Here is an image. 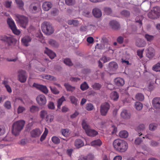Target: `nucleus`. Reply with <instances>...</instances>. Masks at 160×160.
Here are the masks:
<instances>
[{
  "mask_svg": "<svg viewBox=\"0 0 160 160\" xmlns=\"http://www.w3.org/2000/svg\"><path fill=\"white\" fill-rule=\"evenodd\" d=\"M113 146L116 151L120 152H125L128 147V144L125 141L119 139L113 141Z\"/></svg>",
  "mask_w": 160,
  "mask_h": 160,
  "instance_id": "nucleus-1",
  "label": "nucleus"
},
{
  "mask_svg": "<svg viewBox=\"0 0 160 160\" xmlns=\"http://www.w3.org/2000/svg\"><path fill=\"white\" fill-rule=\"evenodd\" d=\"M25 122L22 120L14 122L12 125V132L15 135L18 134L23 129Z\"/></svg>",
  "mask_w": 160,
  "mask_h": 160,
  "instance_id": "nucleus-2",
  "label": "nucleus"
},
{
  "mask_svg": "<svg viewBox=\"0 0 160 160\" xmlns=\"http://www.w3.org/2000/svg\"><path fill=\"white\" fill-rule=\"evenodd\" d=\"M42 31L47 35H50L54 32V29L52 25L49 22H45L42 23L41 25Z\"/></svg>",
  "mask_w": 160,
  "mask_h": 160,
  "instance_id": "nucleus-3",
  "label": "nucleus"
},
{
  "mask_svg": "<svg viewBox=\"0 0 160 160\" xmlns=\"http://www.w3.org/2000/svg\"><path fill=\"white\" fill-rule=\"evenodd\" d=\"M82 124L83 129L85 130L86 133L88 136L93 137L98 134V132H97L94 130L91 129L90 128V126L88 125L86 121L85 120H82Z\"/></svg>",
  "mask_w": 160,
  "mask_h": 160,
  "instance_id": "nucleus-4",
  "label": "nucleus"
},
{
  "mask_svg": "<svg viewBox=\"0 0 160 160\" xmlns=\"http://www.w3.org/2000/svg\"><path fill=\"white\" fill-rule=\"evenodd\" d=\"M16 16L17 19L16 20L17 23L22 28H26L28 23V18L19 15H17Z\"/></svg>",
  "mask_w": 160,
  "mask_h": 160,
  "instance_id": "nucleus-5",
  "label": "nucleus"
},
{
  "mask_svg": "<svg viewBox=\"0 0 160 160\" xmlns=\"http://www.w3.org/2000/svg\"><path fill=\"white\" fill-rule=\"evenodd\" d=\"M7 21L8 24L13 33L15 34L19 35L20 33V32L17 29L15 23L12 19L8 18Z\"/></svg>",
  "mask_w": 160,
  "mask_h": 160,
  "instance_id": "nucleus-6",
  "label": "nucleus"
},
{
  "mask_svg": "<svg viewBox=\"0 0 160 160\" xmlns=\"http://www.w3.org/2000/svg\"><path fill=\"white\" fill-rule=\"evenodd\" d=\"M110 108L109 104L106 102L102 103L100 107V112L101 114L103 116H106Z\"/></svg>",
  "mask_w": 160,
  "mask_h": 160,
  "instance_id": "nucleus-7",
  "label": "nucleus"
},
{
  "mask_svg": "<svg viewBox=\"0 0 160 160\" xmlns=\"http://www.w3.org/2000/svg\"><path fill=\"white\" fill-rule=\"evenodd\" d=\"M0 40L7 42L8 45H10L15 41V39L11 36L2 35L0 36Z\"/></svg>",
  "mask_w": 160,
  "mask_h": 160,
  "instance_id": "nucleus-8",
  "label": "nucleus"
},
{
  "mask_svg": "<svg viewBox=\"0 0 160 160\" xmlns=\"http://www.w3.org/2000/svg\"><path fill=\"white\" fill-rule=\"evenodd\" d=\"M18 80L21 83L25 82L27 78L26 72L22 70H19L18 72Z\"/></svg>",
  "mask_w": 160,
  "mask_h": 160,
  "instance_id": "nucleus-9",
  "label": "nucleus"
},
{
  "mask_svg": "<svg viewBox=\"0 0 160 160\" xmlns=\"http://www.w3.org/2000/svg\"><path fill=\"white\" fill-rule=\"evenodd\" d=\"M36 101L38 103L40 106L45 105L47 102V100L45 96L42 94H40L37 97Z\"/></svg>",
  "mask_w": 160,
  "mask_h": 160,
  "instance_id": "nucleus-10",
  "label": "nucleus"
},
{
  "mask_svg": "<svg viewBox=\"0 0 160 160\" xmlns=\"http://www.w3.org/2000/svg\"><path fill=\"white\" fill-rule=\"evenodd\" d=\"M32 86L33 87H34L37 89L42 91L44 93L47 94L48 92V90L45 86L38 84L34 83L33 84Z\"/></svg>",
  "mask_w": 160,
  "mask_h": 160,
  "instance_id": "nucleus-11",
  "label": "nucleus"
},
{
  "mask_svg": "<svg viewBox=\"0 0 160 160\" xmlns=\"http://www.w3.org/2000/svg\"><path fill=\"white\" fill-rule=\"evenodd\" d=\"M146 56L149 58H153L155 55V51L154 49L150 47L146 50Z\"/></svg>",
  "mask_w": 160,
  "mask_h": 160,
  "instance_id": "nucleus-12",
  "label": "nucleus"
},
{
  "mask_svg": "<svg viewBox=\"0 0 160 160\" xmlns=\"http://www.w3.org/2000/svg\"><path fill=\"white\" fill-rule=\"evenodd\" d=\"M42 132L38 128H36L33 129L30 132L31 136L33 138H37L39 137Z\"/></svg>",
  "mask_w": 160,
  "mask_h": 160,
  "instance_id": "nucleus-13",
  "label": "nucleus"
},
{
  "mask_svg": "<svg viewBox=\"0 0 160 160\" xmlns=\"http://www.w3.org/2000/svg\"><path fill=\"white\" fill-rule=\"evenodd\" d=\"M153 107L157 109H160V98H154L152 101Z\"/></svg>",
  "mask_w": 160,
  "mask_h": 160,
  "instance_id": "nucleus-14",
  "label": "nucleus"
},
{
  "mask_svg": "<svg viewBox=\"0 0 160 160\" xmlns=\"http://www.w3.org/2000/svg\"><path fill=\"white\" fill-rule=\"evenodd\" d=\"M92 13L93 15L97 18H100L102 15V12L101 10L97 8H95L93 9Z\"/></svg>",
  "mask_w": 160,
  "mask_h": 160,
  "instance_id": "nucleus-15",
  "label": "nucleus"
},
{
  "mask_svg": "<svg viewBox=\"0 0 160 160\" xmlns=\"http://www.w3.org/2000/svg\"><path fill=\"white\" fill-rule=\"evenodd\" d=\"M110 27L113 29L117 30L120 28V25L116 21L112 20L109 22Z\"/></svg>",
  "mask_w": 160,
  "mask_h": 160,
  "instance_id": "nucleus-16",
  "label": "nucleus"
},
{
  "mask_svg": "<svg viewBox=\"0 0 160 160\" xmlns=\"http://www.w3.org/2000/svg\"><path fill=\"white\" fill-rule=\"evenodd\" d=\"M121 116L124 119H128L130 118V114L127 110L124 109L122 110L121 113Z\"/></svg>",
  "mask_w": 160,
  "mask_h": 160,
  "instance_id": "nucleus-17",
  "label": "nucleus"
},
{
  "mask_svg": "<svg viewBox=\"0 0 160 160\" xmlns=\"http://www.w3.org/2000/svg\"><path fill=\"white\" fill-rule=\"evenodd\" d=\"M136 45L138 47H143L146 45V42L143 39L138 38L136 40Z\"/></svg>",
  "mask_w": 160,
  "mask_h": 160,
  "instance_id": "nucleus-18",
  "label": "nucleus"
},
{
  "mask_svg": "<svg viewBox=\"0 0 160 160\" xmlns=\"http://www.w3.org/2000/svg\"><path fill=\"white\" fill-rule=\"evenodd\" d=\"M44 52L47 54L51 59L54 58L56 56V54L54 52L47 48H46Z\"/></svg>",
  "mask_w": 160,
  "mask_h": 160,
  "instance_id": "nucleus-19",
  "label": "nucleus"
},
{
  "mask_svg": "<svg viewBox=\"0 0 160 160\" xmlns=\"http://www.w3.org/2000/svg\"><path fill=\"white\" fill-rule=\"evenodd\" d=\"M52 4L50 2H45L42 5V8L44 10L48 11L52 8Z\"/></svg>",
  "mask_w": 160,
  "mask_h": 160,
  "instance_id": "nucleus-20",
  "label": "nucleus"
},
{
  "mask_svg": "<svg viewBox=\"0 0 160 160\" xmlns=\"http://www.w3.org/2000/svg\"><path fill=\"white\" fill-rule=\"evenodd\" d=\"M145 126L143 124H141L136 128V131L138 132L139 136L142 134V132L145 130Z\"/></svg>",
  "mask_w": 160,
  "mask_h": 160,
  "instance_id": "nucleus-21",
  "label": "nucleus"
},
{
  "mask_svg": "<svg viewBox=\"0 0 160 160\" xmlns=\"http://www.w3.org/2000/svg\"><path fill=\"white\" fill-rule=\"evenodd\" d=\"M74 145L77 148H79L84 146V143L81 140L78 139L75 140Z\"/></svg>",
  "mask_w": 160,
  "mask_h": 160,
  "instance_id": "nucleus-22",
  "label": "nucleus"
},
{
  "mask_svg": "<svg viewBox=\"0 0 160 160\" xmlns=\"http://www.w3.org/2000/svg\"><path fill=\"white\" fill-rule=\"evenodd\" d=\"M21 41L25 46H28V43L31 41V39L29 37L26 36L22 39Z\"/></svg>",
  "mask_w": 160,
  "mask_h": 160,
  "instance_id": "nucleus-23",
  "label": "nucleus"
},
{
  "mask_svg": "<svg viewBox=\"0 0 160 160\" xmlns=\"http://www.w3.org/2000/svg\"><path fill=\"white\" fill-rule=\"evenodd\" d=\"M115 84L118 86H122L124 84V80L121 78H117L114 80Z\"/></svg>",
  "mask_w": 160,
  "mask_h": 160,
  "instance_id": "nucleus-24",
  "label": "nucleus"
},
{
  "mask_svg": "<svg viewBox=\"0 0 160 160\" xmlns=\"http://www.w3.org/2000/svg\"><path fill=\"white\" fill-rule=\"evenodd\" d=\"M109 67L110 69L115 71L118 68V65L116 62H111L109 63Z\"/></svg>",
  "mask_w": 160,
  "mask_h": 160,
  "instance_id": "nucleus-25",
  "label": "nucleus"
},
{
  "mask_svg": "<svg viewBox=\"0 0 160 160\" xmlns=\"http://www.w3.org/2000/svg\"><path fill=\"white\" fill-rule=\"evenodd\" d=\"M41 77L43 79L50 81H55L56 80V79L55 77L52 76H51L49 75H41Z\"/></svg>",
  "mask_w": 160,
  "mask_h": 160,
  "instance_id": "nucleus-26",
  "label": "nucleus"
},
{
  "mask_svg": "<svg viewBox=\"0 0 160 160\" xmlns=\"http://www.w3.org/2000/svg\"><path fill=\"white\" fill-rule=\"evenodd\" d=\"M64 86L66 89L67 90L68 92H72L75 90L76 88L75 87L72 86L68 83H65L64 84Z\"/></svg>",
  "mask_w": 160,
  "mask_h": 160,
  "instance_id": "nucleus-27",
  "label": "nucleus"
},
{
  "mask_svg": "<svg viewBox=\"0 0 160 160\" xmlns=\"http://www.w3.org/2000/svg\"><path fill=\"white\" fill-rule=\"evenodd\" d=\"M16 3L19 8L22 11L24 10L23 6L24 3L22 0H15Z\"/></svg>",
  "mask_w": 160,
  "mask_h": 160,
  "instance_id": "nucleus-28",
  "label": "nucleus"
},
{
  "mask_svg": "<svg viewBox=\"0 0 160 160\" xmlns=\"http://www.w3.org/2000/svg\"><path fill=\"white\" fill-rule=\"evenodd\" d=\"M119 135L121 138H126L128 137V133L127 131L123 130L120 132Z\"/></svg>",
  "mask_w": 160,
  "mask_h": 160,
  "instance_id": "nucleus-29",
  "label": "nucleus"
},
{
  "mask_svg": "<svg viewBox=\"0 0 160 160\" xmlns=\"http://www.w3.org/2000/svg\"><path fill=\"white\" fill-rule=\"evenodd\" d=\"M67 23L70 25H73L74 26H77L79 24V22L78 20L73 19L69 20L68 21Z\"/></svg>",
  "mask_w": 160,
  "mask_h": 160,
  "instance_id": "nucleus-30",
  "label": "nucleus"
},
{
  "mask_svg": "<svg viewBox=\"0 0 160 160\" xmlns=\"http://www.w3.org/2000/svg\"><path fill=\"white\" fill-rule=\"evenodd\" d=\"M152 12L156 16H160V8L158 7H155Z\"/></svg>",
  "mask_w": 160,
  "mask_h": 160,
  "instance_id": "nucleus-31",
  "label": "nucleus"
},
{
  "mask_svg": "<svg viewBox=\"0 0 160 160\" xmlns=\"http://www.w3.org/2000/svg\"><path fill=\"white\" fill-rule=\"evenodd\" d=\"M29 9L32 12L35 13L39 9V8L35 5L34 4L32 3L30 5Z\"/></svg>",
  "mask_w": 160,
  "mask_h": 160,
  "instance_id": "nucleus-32",
  "label": "nucleus"
},
{
  "mask_svg": "<svg viewBox=\"0 0 160 160\" xmlns=\"http://www.w3.org/2000/svg\"><path fill=\"white\" fill-rule=\"evenodd\" d=\"M91 144L92 146H100L102 144V142L100 140L98 139L92 141Z\"/></svg>",
  "mask_w": 160,
  "mask_h": 160,
  "instance_id": "nucleus-33",
  "label": "nucleus"
},
{
  "mask_svg": "<svg viewBox=\"0 0 160 160\" xmlns=\"http://www.w3.org/2000/svg\"><path fill=\"white\" fill-rule=\"evenodd\" d=\"M111 98L114 101L117 100L119 98V95L116 91L112 92L110 94Z\"/></svg>",
  "mask_w": 160,
  "mask_h": 160,
  "instance_id": "nucleus-34",
  "label": "nucleus"
},
{
  "mask_svg": "<svg viewBox=\"0 0 160 160\" xmlns=\"http://www.w3.org/2000/svg\"><path fill=\"white\" fill-rule=\"evenodd\" d=\"M2 83L6 88L7 91L9 93H11L12 92V90L11 87L8 85V82L5 80L3 81Z\"/></svg>",
  "mask_w": 160,
  "mask_h": 160,
  "instance_id": "nucleus-35",
  "label": "nucleus"
},
{
  "mask_svg": "<svg viewBox=\"0 0 160 160\" xmlns=\"http://www.w3.org/2000/svg\"><path fill=\"white\" fill-rule=\"evenodd\" d=\"M49 114H48L47 111L45 110H42L40 112V117L45 119Z\"/></svg>",
  "mask_w": 160,
  "mask_h": 160,
  "instance_id": "nucleus-36",
  "label": "nucleus"
},
{
  "mask_svg": "<svg viewBox=\"0 0 160 160\" xmlns=\"http://www.w3.org/2000/svg\"><path fill=\"white\" fill-rule=\"evenodd\" d=\"M66 99L64 96H62L61 98L59 99L57 101V107L60 108L63 101H65Z\"/></svg>",
  "mask_w": 160,
  "mask_h": 160,
  "instance_id": "nucleus-37",
  "label": "nucleus"
},
{
  "mask_svg": "<svg viewBox=\"0 0 160 160\" xmlns=\"http://www.w3.org/2000/svg\"><path fill=\"white\" fill-rule=\"evenodd\" d=\"M48 42L49 44L53 47L57 48L58 46V43L54 40L50 39Z\"/></svg>",
  "mask_w": 160,
  "mask_h": 160,
  "instance_id": "nucleus-38",
  "label": "nucleus"
},
{
  "mask_svg": "<svg viewBox=\"0 0 160 160\" xmlns=\"http://www.w3.org/2000/svg\"><path fill=\"white\" fill-rule=\"evenodd\" d=\"M69 98L72 103L75 106L78 105V99L73 96H70Z\"/></svg>",
  "mask_w": 160,
  "mask_h": 160,
  "instance_id": "nucleus-39",
  "label": "nucleus"
},
{
  "mask_svg": "<svg viewBox=\"0 0 160 160\" xmlns=\"http://www.w3.org/2000/svg\"><path fill=\"white\" fill-rule=\"evenodd\" d=\"M48 133V129L46 128H45V130H44L43 134L41 136L40 138V140L42 142V141H43L45 139Z\"/></svg>",
  "mask_w": 160,
  "mask_h": 160,
  "instance_id": "nucleus-40",
  "label": "nucleus"
},
{
  "mask_svg": "<svg viewBox=\"0 0 160 160\" xmlns=\"http://www.w3.org/2000/svg\"><path fill=\"white\" fill-rule=\"evenodd\" d=\"M54 116L51 114H49L45 119L46 121L48 123L51 122L54 120Z\"/></svg>",
  "mask_w": 160,
  "mask_h": 160,
  "instance_id": "nucleus-41",
  "label": "nucleus"
},
{
  "mask_svg": "<svg viewBox=\"0 0 160 160\" xmlns=\"http://www.w3.org/2000/svg\"><path fill=\"white\" fill-rule=\"evenodd\" d=\"M120 14L121 15L126 17H128L130 16V12L126 10H124L122 11Z\"/></svg>",
  "mask_w": 160,
  "mask_h": 160,
  "instance_id": "nucleus-42",
  "label": "nucleus"
},
{
  "mask_svg": "<svg viewBox=\"0 0 160 160\" xmlns=\"http://www.w3.org/2000/svg\"><path fill=\"white\" fill-rule=\"evenodd\" d=\"M152 68L153 70L156 72H160V62L154 65Z\"/></svg>",
  "mask_w": 160,
  "mask_h": 160,
  "instance_id": "nucleus-43",
  "label": "nucleus"
},
{
  "mask_svg": "<svg viewBox=\"0 0 160 160\" xmlns=\"http://www.w3.org/2000/svg\"><path fill=\"white\" fill-rule=\"evenodd\" d=\"M63 62L66 65L69 66H72L73 65L72 63L69 58H66L64 59L63 60Z\"/></svg>",
  "mask_w": 160,
  "mask_h": 160,
  "instance_id": "nucleus-44",
  "label": "nucleus"
},
{
  "mask_svg": "<svg viewBox=\"0 0 160 160\" xmlns=\"http://www.w3.org/2000/svg\"><path fill=\"white\" fill-rule=\"evenodd\" d=\"M136 99L139 101H142L144 99L143 95L141 93L137 94L135 96Z\"/></svg>",
  "mask_w": 160,
  "mask_h": 160,
  "instance_id": "nucleus-45",
  "label": "nucleus"
},
{
  "mask_svg": "<svg viewBox=\"0 0 160 160\" xmlns=\"http://www.w3.org/2000/svg\"><path fill=\"white\" fill-rule=\"evenodd\" d=\"M89 88V86L86 82H85L82 83L80 86V88L82 91L85 90Z\"/></svg>",
  "mask_w": 160,
  "mask_h": 160,
  "instance_id": "nucleus-46",
  "label": "nucleus"
},
{
  "mask_svg": "<svg viewBox=\"0 0 160 160\" xmlns=\"http://www.w3.org/2000/svg\"><path fill=\"white\" fill-rule=\"evenodd\" d=\"M135 107L136 109L140 110L142 109L143 105L141 103L139 102H137L135 104Z\"/></svg>",
  "mask_w": 160,
  "mask_h": 160,
  "instance_id": "nucleus-47",
  "label": "nucleus"
},
{
  "mask_svg": "<svg viewBox=\"0 0 160 160\" xmlns=\"http://www.w3.org/2000/svg\"><path fill=\"white\" fill-rule=\"evenodd\" d=\"M26 110V108L20 105L17 108V112L18 114L22 113Z\"/></svg>",
  "mask_w": 160,
  "mask_h": 160,
  "instance_id": "nucleus-48",
  "label": "nucleus"
},
{
  "mask_svg": "<svg viewBox=\"0 0 160 160\" xmlns=\"http://www.w3.org/2000/svg\"><path fill=\"white\" fill-rule=\"evenodd\" d=\"M157 126L158 125L156 124L151 123L149 125V130L152 131H154L157 129Z\"/></svg>",
  "mask_w": 160,
  "mask_h": 160,
  "instance_id": "nucleus-49",
  "label": "nucleus"
},
{
  "mask_svg": "<svg viewBox=\"0 0 160 160\" xmlns=\"http://www.w3.org/2000/svg\"><path fill=\"white\" fill-rule=\"evenodd\" d=\"M82 14L86 17H90L91 16V11L90 10H85L83 12Z\"/></svg>",
  "mask_w": 160,
  "mask_h": 160,
  "instance_id": "nucleus-50",
  "label": "nucleus"
},
{
  "mask_svg": "<svg viewBox=\"0 0 160 160\" xmlns=\"http://www.w3.org/2000/svg\"><path fill=\"white\" fill-rule=\"evenodd\" d=\"M52 140L55 144H58L60 142V140L59 138L56 136L52 137Z\"/></svg>",
  "mask_w": 160,
  "mask_h": 160,
  "instance_id": "nucleus-51",
  "label": "nucleus"
},
{
  "mask_svg": "<svg viewBox=\"0 0 160 160\" xmlns=\"http://www.w3.org/2000/svg\"><path fill=\"white\" fill-rule=\"evenodd\" d=\"M50 88L52 92L54 94H56L59 93V91L55 87L50 86Z\"/></svg>",
  "mask_w": 160,
  "mask_h": 160,
  "instance_id": "nucleus-52",
  "label": "nucleus"
},
{
  "mask_svg": "<svg viewBox=\"0 0 160 160\" xmlns=\"http://www.w3.org/2000/svg\"><path fill=\"white\" fill-rule=\"evenodd\" d=\"M65 3L68 6L74 5L75 2V0H65Z\"/></svg>",
  "mask_w": 160,
  "mask_h": 160,
  "instance_id": "nucleus-53",
  "label": "nucleus"
},
{
  "mask_svg": "<svg viewBox=\"0 0 160 160\" xmlns=\"http://www.w3.org/2000/svg\"><path fill=\"white\" fill-rule=\"evenodd\" d=\"M48 109H54L55 108V106L54 103L52 102H49L48 103Z\"/></svg>",
  "mask_w": 160,
  "mask_h": 160,
  "instance_id": "nucleus-54",
  "label": "nucleus"
},
{
  "mask_svg": "<svg viewBox=\"0 0 160 160\" xmlns=\"http://www.w3.org/2000/svg\"><path fill=\"white\" fill-rule=\"evenodd\" d=\"M103 10L105 13L107 15L110 14L112 12V10L111 8L107 7L104 8Z\"/></svg>",
  "mask_w": 160,
  "mask_h": 160,
  "instance_id": "nucleus-55",
  "label": "nucleus"
},
{
  "mask_svg": "<svg viewBox=\"0 0 160 160\" xmlns=\"http://www.w3.org/2000/svg\"><path fill=\"white\" fill-rule=\"evenodd\" d=\"M38 108L35 106H32L30 108V112H35L38 111Z\"/></svg>",
  "mask_w": 160,
  "mask_h": 160,
  "instance_id": "nucleus-56",
  "label": "nucleus"
},
{
  "mask_svg": "<svg viewBox=\"0 0 160 160\" xmlns=\"http://www.w3.org/2000/svg\"><path fill=\"white\" fill-rule=\"evenodd\" d=\"M145 37L148 41L149 42L151 41L153 39V36L148 34H145Z\"/></svg>",
  "mask_w": 160,
  "mask_h": 160,
  "instance_id": "nucleus-57",
  "label": "nucleus"
},
{
  "mask_svg": "<svg viewBox=\"0 0 160 160\" xmlns=\"http://www.w3.org/2000/svg\"><path fill=\"white\" fill-rule=\"evenodd\" d=\"M92 88L95 90H99L101 87V86L98 83H95L92 86Z\"/></svg>",
  "mask_w": 160,
  "mask_h": 160,
  "instance_id": "nucleus-58",
  "label": "nucleus"
},
{
  "mask_svg": "<svg viewBox=\"0 0 160 160\" xmlns=\"http://www.w3.org/2000/svg\"><path fill=\"white\" fill-rule=\"evenodd\" d=\"M100 60L103 61L104 63H105L111 60V59L109 57L103 56L102 57Z\"/></svg>",
  "mask_w": 160,
  "mask_h": 160,
  "instance_id": "nucleus-59",
  "label": "nucleus"
},
{
  "mask_svg": "<svg viewBox=\"0 0 160 160\" xmlns=\"http://www.w3.org/2000/svg\"><path fill=\"white\" fill-rule=\"evenodd\" d=\"M62 134L65 137L68 136L69 134V130L68 129H62L61 130Z\"/></svg>",
  "mask_w": 160,
  "mask_h": 160,
  "instance_id": "nucleus-60",
  "label": "nucleus"
},
{
  "mask_svg": "<svg viewBox=\"0 0 160 160\" xmlns=\"http://www.w3.org/2000/svg\"><path fill=\"white\" fill-rule=\"evenodd\" d=\"M86 108L88 111H91L93 109V106L91 103H88L87 104Z\"/></svg>",
  "mask_w": 160,
  "mask_h": 160,
  "instance_id": "nucleus-61",
  "label": "nucleus"
},
{
  "mask_svg": "<svg viewBox=\"0 0 160 160\" xmlns=\"http://www.w3.org/2000/svg\"><path fill=\"white\" fill-rule=\"evenodd\" d=\"M13 140L12 138L9 135H7L6 137L3 138V140L5 141L10 142Z\"/></svg>",
  "mask_w": 160,
  "mask_h": 160,
  "instance_id": "nucleus-62",
  "label": "nucleus"
},
{
  "mask_svg": "<svg viewBox=\"0 0 160 160\" xmlns=\"http://www.w3.org/2000/svg\"><path fill=\"white\" fill-rule=\"evenodd\" d=\"M96 48L100 49H105V47L103 43L101 44H97L96 46Z\"/></svg>",
  "mask_w": 160,
  "mask_h": 160,
  "instance_id": "nucleus-63",
  "label": "nucleus"
},
{
  "mask_svg": "<svg viewBox=\"0 0 160 160\" xmlns=\"http://www.w3.org/2000/svg\"><path fill=\"white\" fill-rule=\"evenodd\" d=\"M85 157L87 160H93L94 158V155L92 154H89Z\"/></svg>",
  "mask_w": 160,
  "mask_h": 160,
  "instance_id": "nucleus-64",
  "label": "nucleus"
}]
</instances>
